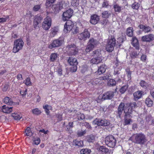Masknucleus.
Returning <instances> with one entry per match:
<instances>
[{
  "label": "nucleus",
  "mask_w": 154,
  "mask_h": 154,
  "mask_svg": "<svg viewBox=\"0 0 154 154\" xmlns=\"http://www.w3.org/2000/svg\"><path fill=\"white\" fill-rule=\"evenodd\" d=\"M137 106V104L136 103L132 102L130 104L128 109H125V115L124 119L125 125H129L132 122V120L130 119H128V118L131 116V115L133 111V109Z\"/></svg>",
  "instance_id": "1"
},
{
  "label": "nucleus",
  "mask_w": 154,
  "mask_h": 154,
  "mask_svg": "<svg viewBox=\"0 0 154 154\" xmlns=\"http://www.w3.org/2000/svg\"><path fill=\"white\" fill-rule=\"evenodd\" d=\"M129 140L141 145L144 144L146 141L145 135L142 133L134 134L130 137Z\"/></svg>",
  "instance_id": "2"
},
{
  "label": "nucleus",
  "mask_w": 154,
  "mask_h": 154,
  "mask_svg": "<svg viewBox=\"0 0 154 154\" xmlns=\"http://www.w3.org/2000/svg\"><path fill=\"white\" fill-rule=\"evenodd\" d=\"M64 42V39L63 37H60L54 40L49 45L48 48L50 49L58 48Z\"/></svg>",
  "instance_id": "3"
},
{
  "label": "nucleus",
  "mask_w": 154,
  "mask_h": 154,
  "mask_svg": "<svg viewBox=\"0 0 154 154\" xmlns=\"http://www.w3.org/2000/svg\"><path fill=\"white\" fill-rule=\"evenodd\" d=\"M24 45L23 40L21 39H18L14 41L13 51L16 53L21 50Z\"/></svg>",
  "instance_id": "4"
},
{
  "label": "nucleus",
  "mask_w": 154,
  "mask_h": 154,
  "mask_svg": "<svg viewBox=\"0 0 154 154\" xmlns=\"http://www.w3.org/2000/svg\"><path fill=\"white\" fill-rule=\"evenodd\" d=\"M116 43V39L114 36H111L109 37L106 46V51L109 52L112 51L114 49Z\"/></svg>",
  "instance_id": "5"
},
{
  "label": "nucleus",
  "mask_w": 154,
  "mask_h": 154,
  "mask_svg": "<svg viewBox=\"0 0 154 154\" xmlns=\"http://www.w3.org/2000/svg\"><path fill=\"white\" fill-rule=\"evenodd\" d=\"M113 92L109 91L103 95H100L97 99V102L99 103L100 101L105 100L111 99L113 96Z\"/></svg>",
  "instance_id": "6"
},
{
  "label": "nucleus",
  "mask_w": 154,
  "mask_h": 154,
  "mask_svg": "<svg viewBox=\"0 0 154 154\" xmlns=\"http://www.w3.org/2000/svg\"><path fill=\"white\" fill-rule=\"evenodd\" d=\"M105 142L108 146L114 148L116 145V140L112 135H109L105 138Z\"/></svg>",
  "instance_id": "7"
},
{
  "label": "nucleus",
  "mask_w": 154,
  "mask_h": 154,
  "mask_svg": "<svg viewBox=\"0 0 154 154\" xmlns=\"http://www.w3.org/2000/svg\"><path fill=\"white\" fill-rule=\"evenodd\" d=\"M68 62L69 65L72 66L71 68V71L72 72H76L77 70V65L78 64L76 58L70 57L68 59Z\"/></svg>",
  "instance_id": "8"
},
{
  "label": "nucleus",
  "mask_w": 154,
  "mask_h": 154,
  "mask_svg": "<svg viewBox=\"0 0 154 154\" xmlns=\"http://www.w3.org/2000/svg\"><path fill=\"white\" fill-rule=\"evenodd\" d=\"M51 24V18L50 17L48 16L44 19V21L42 23V27L45 30H48L50 28Z\"/></svg>",
  "instance_id": "9"
},
{
  "label": "nucleus",
  "mask_w": 154,
  "mask_h": 154,
  "mask_svg": "<svg viewBox=\"0 0 154 154\" xmlns=\"http://www.w3.org/2000/svg\"><path fill=\"white\" fill-rule=\"evenodd\" d=\"M98 42L93 38L90 39L85 49L86 52H89L92 50L94 47L98 44Z\"/></svg>",
  "instance_id": "10"
},
{
  "label": "nucleus",
  "mask_w": 154,
  "mask_h": 154,
  "mask_svg": "<svg viewBox=\"0 0 154 154\" xmlns=\"http://www.w3.org/2000/svg\"><path fill=\"white\" fill-rule=\"evenodd\" d=\"M131 103H130L129 104H125L123 103H121L118 107L117 112V114L119 118H121V116L123 111L125 112V109H129V106Z\"/></svg>",
  "instance_id": "11"
},
{
  "label": "nucleus",
  "mask_w": 154,
  "mask_h": 154,
  "mask_svg": "<svg viewBox=\"0 0 154 154\" xmlns=\"http://www.w3.org/2000/svg\"><path fill=\"white\" fill-rule=\"evenodd\" d=\"M78 36L79 39L85 41L90 37V32L87 29H85L83 32L78 34Z\"/></svg>",
  "instance_id": "12"
},
{
  "label": "nucleus",
  "mask_w": 154,
  "mask_h": 154,
  "mask_svg": "<svg viewBox=\"0 0 154 154\" xmlns=\"http://www.w3.org/2000/svg\"><path fill=\"white\" fill-rule=\"evenodd\" d=\"M73 13V11L71 9L67 10L64 12L63 14L62 20L64 21H66L69 19L72 16Z\"/></svg>",
  "instance_id": "13"
},
{
  "label": "nucleus",
  "mask_w": 154,
  "mask_h": 154,
  "mask_svg": "<svg viewBox=\"0 0 154 154\" xmlns=\"http://www.w3.org/2000/svg\"><path fill=\"white\" fill-rule=\"evenodd\" d=\"M74 24L70 20H68L65 24L64 31L65 33H67L70 31L73 27Z\"/></svg>",
  "instance_id": "14"
},
{
  "label": "nucleus",
  "mask_w": 154,
  "mask_h": 154,
  "mask_svg": "<svg viewBox=\"0 0 154 154\" xmlns=\"http://www.w3.org/2000/svg\"><path fill=\"white\" fill-rule=\"evenodd\" d=\"M66 48L69 49V54L70 55H75L78 53V49L74 45H69L67 46Z\"/></svg>",
  "instance_id": "15"
},
{
  "label": "nucleus",
  "mask_w": 154,
  "mask_h": 154,
  "mask_svg": "<svg viewBox=\"0 0 154 154\" xmlns=\"http://www.w3.org/2000/svg\"><path fill=\"white\" fill-rule=\"evenodd\" d=\"M154 39V35L151 34L144 35L142 37V41L143 42H150Z\"/></svg>",
  "instance_id": "16"
},
{
  "label": "nucleus",
  "mask_w": 154,
  "mask_h": 154,
  "mask_svg": "<svg viewBox=\"0 0 154 154\" xmlns=\"http://www.w3.org/2000/svg\"><path fill=\"white\" fill-rule=\"evenodd\" d=\"M100 20L99 17L96 14H93L91 16L90 23L92 24H97Z\"/></svg>",
  "instance_id": "17"
},
{
  "label": "nucleus",
  "mask_w": 154,
  "mask_h": 154,
  "mask_svg": "<svg viewBox=\"0 0 154 154\" xmlns=\"http://www.w3.org/2000/svg\"><path fill=\"white\" fill-rule=\"evenodd\" d=\"M97 149L99 153L102 154H106L109 151V149L104 146H100Z\"/></svg>",
  "instance_id": "18"
},
{
  "label": "nucleus",
  "mask_w": 154,
  "mask_h": 154,
  "mask_svg": "<svg viewBox=\"0 0 154 154\" xmlns=\"http://www.w3.org/2000/svg\"><path fill=\"white\" fill-rule=\"evenodd\" d=\"M59 31V29L58 27L55 26L52 28L50 30V36L53 37L56 35Z\"/></svg>",
  "instance_id": "19"
},
{
  "label": "nucleus",
  "mask_w": 154,
  "mask_h": 154,
  "mask_svg": "<svg viewBox=\"0 0 154 154\" xmlns=\"http://www.w3.org/2000/svg\"><path fill=\"white\" fill-rule=\"evenodd\" d=\"M102 60V57H97L93 58L91 60V63L92 64H97L100 63Z\"/></svg>",
  "instance_id": "20"
},
{
  "label": "nucleus",
  "mask_w": 154,
  "mask_h": 154,
  "mask_svg": "<svg viewBox=\"0 0 154 154\" xmlns=\"http://www.w3.org/2000/svg\"><path fill=\"white\" fill-rule=\"evenodd\" d=\"M42 19V17L36 15L35 17V19L33 21V26L35 29H36L37 27V25L40 22Z\"/></svg>",
  "instance_id": "21"
},
{
  "label": "nucleus",
  "mask_w": 154,
  "mask_h": 154,
  "mask_svg": "<svg viewBox=\"0 0 154 154\" xmlns=\"http://www.w3.org/2000/svg\"><path fill=\"white\" fill-rule=\"evenodd\" d=\"M0 109H1L3 112L6 113H9L12 111V107H9L6 106V105L3 106L0 108Z\"/></svg>",
  "instance_id": "22"
},
{
  "label": "nucleus",
  "mask_w": 154,
  "mask_h": 154,
  "mask_svg": "<svg viewBox=\"0 0 154 154\" xmlns=\"http://www.w3.org/2000/svg\"><path fill=\"white\" fill-rule=\"evenodd\" d=\"M143 93V92L140 91L135 92L133 94L134 100H136L142 97Z\"/></svg>",
  "instance_id": "23"
},
{
  "label": "nucleus",
  "mask_w": 154,
  "mask_h": 154,
  "mask_svg": "<svg viewBox=\"0 0 154 154\" xmlns=\"http://www.w3.org/2000/svg\"><path fill=\"white\" fill-rule=\"evenodd\" d=\"M106 66L105 64H102L98 67L97 73L99 75H100L104 72L106 71Z\"/></svg>",
  "instance_id": "24"
},
{
  "label": "nucleus",
  "mask_w": 154,
  "mask_h": 154,
  "mask_svg": "<svg viewBox=\"0 0 154 154\" xmlns=\"http://www.w3.org/2000/svg\"><path fill=\"white\" fill-rule=\"evenodd\" d=\"M138 27L145 32H148L150 31L151 29V28L149 26L143 25H139Z\"/></svg>",
  "instance_id": "25"
},
{
  "label": "nucleus",
  "mask_w": 154,
  "mask_h": 154,
  "mask_svg": "<svg viewBox=\"0 0 154 154\" xmlns=\"http://www.w3.org/2000/svg\"><path fill=\"white\" fill-rule=\"evenodd\" d=\"M131 43L133 46L135 47L136 49H139L138 41L136 38L135 37L133 38Z\"/></svg>",
  "instance_id": "26"
},
{
  "label": "nucleus",
  "mask_w": 154,
  "mask_h": 154,
  "mask_svg": "<svg viewBox=\"0 0 154 154\" xmlns=\"http://www.w3.org/2000/svg\"><path fill=\"white\" fill-rule=\"evenodd\" d=\"M12 116L14 119L19 120L22 117L21 115L19 112H14L12 114Z\"/></svg>",
  "instance_id": "27"
},
{
  "label": "nucleus",
  "mask_w": 154,
  "mask_h": 154,
  "mask_svg": "<svg viewBox=\"0 0 154 154\" xmlns=\"http://www.w3.org/2000/svg\"><path fill=\"white\" fill-rule=\"evenodd\" d=\"M73 145L79 146H83V141L82 140H74L73 142Z\"/></svg>",
  "instance_id": "28"
},
{
  "label": "nucleus",
  "mask_w": 154,
  "mask_h": 154,
  "mask_svg": "<svg viewBox=\"0 0 154 154\" xmlns=\"http://www.w3.org/2000/svg\"><path fill=\"white\" fill-rule=\"evenodd\" d=\"M145 103L147 106L150 107L152 106L153 101L150 98L148 97L146 99Z\"/></svg>",
  "instance_id": "29"
},
{
  "label": "nucleus",
  "mask_w": 154,
  "mask_h": 154,
  "mask_svg": "<svg viewBox=\"0 0 154 154\" xmlns=\"http://www.w3.org/2000/svg\"><path fill=\"white\" fill-rule=\"evenodd\" d=\"M86 139L88 142H92L95 140V136L91 134L88 135L86 137Z\"/></svg>",
  "instance_id": "30"
},
{
  "label": "nucleus",
  "mask_w": 154,
  "mask_h": 154,
  "mask_svg": "<svg viewBox=\"0 0 154 154\" xmlns=\"http://www.w3.org/2000/svg\"><path fill=\"white\" fill-rule=\"evenodd\" d=\"M3 101L5 103L9 105H11L13 103L12 100L8 97H5L3 100Z\"/></svg>",
  "instance_id": "31"
},
{
  "label": "nucleus",
  "mask_w": 154,
  "mask_h": 154,
  "mask_svg": "<svg viewBox=\"0 0 154 154\" xmlns=\"http://www.w3.org/2000/svg\"><path fill=\"white\" fill-rule=\"evenodd\" d=\"M140 85L143 88L146 89L148 86V83L145 81L141 80L139 83Z\"/></svg>",
  "instance_id": "32"
},
{
  "label": "nucleus",
  "mask_w": 154,
  "mask_h": 154,
  "mask_svg": "<svg viewBox=\"0 0 154 154\" xmlns=\"http://www.w3.org/2000/svg\"><path fill=\"white\" fill-rule=\"evenodd\" d=\"M25 133L26 135L27 136H31L33 134V133L31 131V128L29 127H28L27 128L25 131Z\"/></svg>",
  "instance_id": "33"
},
{
  "label": "nucleus",
  "mask_w": 154,
  "mask_h": 154,
  "mask_svg": "<svg viewBox=\"0 0 154 154\" xmlns=\"http://www.w3.org/2000/svg\"><path fill=\"white\" fill-rule=\"evenodd\" d=\"M91 152V149H82L80 151L81 154H90Z\"/></svg>",
  "instance_id": "34"
},
{
  "label": "nucleus",
  "mask_w": 154,
  "mask_h": 154,
  "mask_svg": "<svg viewBox=\"0 0 154 154\" xmlns=\"http://www.w3.org/2000/svg\"><path fill=\"white\" fill-rule=\"evenodd\" d=\"M44 109H45L46 113L48 114L49 113V110L52 109V107L48 105H46L43 106Z\"/></svg>",
  "instance_id": "35"
},
{
  "label": "nucleus",
  "mask_w": 154,
  "mask_h": 154,
  "mask_svg": "<svg viewBox=\"0 0 154 154\" xmlns=\"http://www.w3.org/2000/svg\"><path fill=\"white\" fill-rule=\"evenodd\" d=\"M110 15L111 13L107 11H104L102 13V17L103 18H107Z\"/></svg>",
  "instance_id": "36"
},
{
  "label": "nucleus",
  "mask_w": 154,
  "mask_h": 154,
  "mask_svg": "<svg viewBox=\"0 0 154 154\" xmlns=\"http://www.w3.org/2000/svg\"><path fill=\"white\" fill-rule=\"evenodd\" d=\"M101 126H107L109 125L110 124L109 121L107 120L101 119Z\"/></svg>",
  "instance_id": "37"
},
{
  "label": "nucleus",
  "mask_w": 154,
  "mask_h": 154,
  "mask_svg": "<svg viewBox=\"0 0 154 154\" xmlns=\"http://www.w3.org/2000/svg\"><path fill=\"white\" fill-rule=\"evenodd\" d=\"M133 28L129 27L127 29V35L129 37H131L133 35Z\"/></svg>",
  "instance_id": "38"
},
{
  "label": "nucleus",
  "mask_w": 154,
  "mask_h": 154,
  "mask_svg": "<svg viewBox=\"0 0 154 154\" xmlns=\"http://www.w3.org/2000/svg\"><path fill=\"white\" fill-rule=\"evenodd\" d=\"M57 57L58 55L57 53H52L51 55L50 60L51 61H54L56 60Z\"/></svg>",
  "instance_id": "39"
},
{
  "label": "nucleus",
  "mask_w": 154,
  "mask_h": 154,
  "mask_svg": "<svg viewBox=\"0 0 154 154\" xmlns=\"http://www.w3.org/2000/svg\"><path fill=\"white\" fill-rule=\"evenodd\" d=\"M55 0H47L45 5L47 7H49L52 6Z\"/></svg>",
  "instance_id": "40"
},
{
  "label": "nucleus",
  "mask_w": 154,
  "mask_h": 154,
  "mask_svg": "<svg viewBox=\"0 0 154 154\" xmlns=\"http://www.w3.org/2000/svg\"><path fill=\"white\" fill-rule=\"evenodd\" d=\"M128 86L127 85L122 86L119 90L120 92L122 94L124 93L128 89Z\"/></svg>",
  "instance_id": "41"
},
{
  "label": "nucleus",
  "mask_w": 154,
  "mask_h": 154,
  "mask_svg": "<svg viewBox=\"0 0 154 154\" xmlns=\"http://www.w3.org/2000/svg\"><path fill=\"white\" fill-rule=\"evenodd\" d=\"M113 8L115 12H120L121 10V7L117 4L113 6Z\"/></svg>",
  "instance_id": "42"
},
{
  "label": "nucleus",
  "mask_w": 154,
  "mask_h": 154,
  "mask_svg": "<svg viewBox=\"0 0 154 154\" xmlns=\"http://www.w3.org/2000/svg\"><path fill=\"white\" fill-rule=\"evenodd\" d=\"M101 120L98 119H96L93 122V124L94 125H97L98 126H101Z\"/></svg>",
  "instance_id": "43"
},
{
  "label": "nucleus",
  "mask_w": 154,
  "mask_h": 154,
  "mask_svg": "<svg viewBox=\"0 0 154 154\" xmlns=\"http://www.w3.org/2000/svg\"><path fill=\"white\" fill-rule=\"evenodd\" d=\"M114 68V72H113V74L114 75H116L119 74V71L121 70L122 69L121 67Z\"/></svg>",
  "instance_id": "44"
},
{
  "label": "nucleus",
  "mask_w": 154,
  "mask_h": 154,
  "mask_svg": "<svg viewBox=\"0 0 154 154\" xmlns=\"http://www.w3.org/2000/svg\"><path fill=\"white\" fill-rule=\"evenodd\" d=\"M32 140L34 144L36 145L39 144L40 142V139L38 137H33Z\"/></svg>",
  "instance_id": "45"
},
{
  "label": "nucleus",
  "mask_w": 154,
  "mask_h": 154,
  "mask_svg": "<svg viewBox=\"0 0 154 154\" xmlns=\"http://www.w3.org/2000/svg\"><path fill=\"white\" fill-rule=\"evenodd\" d=\"M140 5L138 2H135L132 5L131 7L133 9L137 10L139 8Z\"/></svg>",
  "instance_id": "46"
},
{
  "label": "nucleus",
  "mask_w": 154,
  "mask_h": 154,
  "mask_svg": "<svg viewBox=\"0 0 154 154\" xmlns=\"http://www.w3.org/2000/svg\"><path fill=\"white\" fill-rule=\"evenodd\" d=\"M116 82L113 79H110L108 82V85L109 86H113L116 85Z\"/></svg>",
  "instance_id": "47"
},
{
  "label": "nucleus",
  "mask_w": 154,
  "mask_h": 154,
  "mask_svg": "<svg viewBox=\"0 0 154 154\" xmlns=\"http://www.w3.org/2000/svg\"><path fill=\"white\" fill-rule=\"evenodd\" d=\"M94 56L97 57H102L101 54V50H97L93 51Z\"/></svg>",
  "instance_id": "48"
},
{
  "label": "nucleus",
  "mask_w": 154,
  "mask_h": 154,
  "mask_svg": "<svg viewBox=\"0 0 154 154\" xmlns=\"http://www.w3.org/2000/svg\"><path fill=\"white\" fill-rule=\"evenodd\" d=\"M99 79H92L90 81L91 83L92 84V85H95L99 84Z\"/></svg>",
  "instance_id": "49"
},
{
  "label": "nucleus",
  "mask_w": 154,
  "mask_h": 154,
  "mask_svg": "<svg viewBox=\"0 0 154 154\" xmlns=\"http://www.w3.org/2000/svg\"><path fill=\"white\" fill-rule=\"evenodd\" d=\"M33 114L35 115H39L41 113V111L38 108H35L32 110Z\"/></svg>",
  "instance_id": "50"
},
{
  "label": "nucleus",
  "mask_w": 154,
  "mask_h": 154,
  "mask_svg": "<svg viewBox=\"0 0 154 154\" xmlns=\"http://www.w3.org/2000/svg\"><path fill=\"white\" fill-rule=\"evenodd\" d=\"M86 133V131L85 130H81L80 131H78L77 135L79 137H81L85 134Z\"/></svg>",
  "instance_id": "51"
},
{
  "label": "nucleus",
  "mask_w": 154,
  "mask_h": 154,
  "mask_svg": "<svg viewBox=\"0 0 154 154\" xmlns=\"http://www.w3.org/2000/svg\"><path fill=\"white\" fill-rule=\"evenodd\" d=\"M8 16H6L4 17L0 18V23H3L6 22L8 20Z\"/></svg>",
  "instance_id": "52"
},
{
  "label": "nucleus",
  "mask_w": 154,
  "mask_h": 154,
  "mask_svg": "<svg viewBox=\"0 0 154 154\" xmlns=\"http://www.w3.org/2000/svg\"><path fill=\"white\" fill-rule=\"evenodd\" d=\"M9 88V85L8 84H5L2 86V90L4 91H6L8 90Z\"/></svg>",
  "instance_id": "53"
},
{
  "label": "nucleus",
  "mask_w": 154,
  "mask_h": 154,
  "mask_svg": "<svg viewBox=\"0 0 154 154\" xmlns=\"http://www.w3.org/2000/svg\"><path fill=\"white\" fill-rule=\"evenodd\" d=\"M70 0H68V2H69ZM71 5L73 6H75L79 4V2H77V0H71L70 2Z\"/></svg>",
  "instance_id": "54"
},
{
  "label": "nucleus",
  "mask_w": 154,
  "mask_h": 154,
  "mask_svg": "<svg viewBox=\"0 0 154 154\" xmlns=\"http://www.w3.org/2000/svg\"><path fill=\"white\" fill-rule=\"evenodd\" d=\"M140 59L143 62H146L147 60V56L145 54L142 55Z\"/></svg>",
  "instance_id": "55"
},
{
  "label": "nucleus",
  "mask_w": 154,
  "mask_h": 154,
  "mask_svg": "<svg viewBox=\"0 0 154 154\" xmlns=\"http://www.w3.org/2000/svg\"><path fill=\"white\" fill-rule=\"evenodd\" d=\"M109 21L107 19H104L100 21V23L104 26L106 25L109 23Z\"/></svg>",
  "instance_id": "56"
},
{
  "label": "nucleus",
  "mask_w": 154,
  "mask_h": 154,
  "mask_svg": "<svg viewBox=\"0 0 154 154\" xmlns=\"http://www.w3.org/2000/svg\"><path fill=\"white\" fill-rule=\"evenodd\" d=\"M25 83L27 85L30 86L31 85L30 79L29 78H27L25 81Z\"/></svg>",
  "instance_id": "57"
},
{
  "label": "nucleus",
  "mask_w": 154,
  "mask_h": 154,
  "mask_svg": "<svg viewBox=\"0 0 154 154\" xmlns=\"http://www.w3.org/2000/svg\"><path fill=\"white\" fill-rule=\"evenodd\" d=\"M27 89H26L25 90L20 91V94L23 97H24L27 94Z\"/></svg>",
  "instance_id": "58"
},
{
  "label": "nucleus",
  "mask_w": 154,
  "mask_h": 154,
  "mask_svg": "<svg viewBox=\"0 0 154 154\" xmlns=\"http://www.w3.org/2000/svg\"><path fill=\"white\" fill-rule=\"evenodd\" d=\"M57 72L60 76L62 74V70L61 66H59L58 67Z\"/></svg>",
  "instance_id": "59"
},
{
  "label": "nucleus",
  "mask_w": 154,
  "mask_h": 154,
  "mask_svg": "<svg viewBox=\"0 0 154 154\" xmlns=\"http://www.w3.org/2000/svg\"><path fill=\"white\" fill-rule=\"evenodd\" d=\"M137 53L135 51H133L130 54V56L132 58H134L137 56Z\"/></svg>",
  "instance_id": "60"
},
{
  "label": "nucleus",
  "mask_w": 154,
  "mask_h": 154,
  "mask_svg": "<svg viewBox=\"0 0 154 154\" xmlns=\"http://www.w3.org/2000/svg\"><path fill=\"white\" fill-rule=\"evenodd\" d=\"M109 5L108 2L107 1L104 0L102 4L103 7L106 8Z\"/></svg>",
  "instance_id": "61"
},
{
  "label": "nucleus",
  "mask_w": 154,
  "mask_h": 154,
  "mask_svg": "<svg viewBox=\"0 0 154 154\" xmlns=\"http://www.w3.org/2000/svg\"><path fill=\"white\" fill-rule=\"evenodd\" d=\"M78 118L79 120L83 119L85 118V116L83 114L80 113L79 114L78 116Z\"/></svg>",
  "instance_id": "62"
},
{
  "label": "nucleus",
  "mask_w": 154,
  "mask_h": 154,
  "mask_svg": "<svg viewBox=\"0 0 154 154\" xmlns=\"http://www.w3.org/2000/svg\"><path fill=\"white\" fill-rule=\"evenodd\" d=\"M150 94L152 97L154 98V87H152L150 89Z\"/></svg>",
  "instance_id": "63"
},
{
  "label": "nucleus",
  "mask_w": 154,
  "mask_h": 154,
  "mask_svg": "<svg viewBox=\"0 0 154 154\" xmlns=\"http://www.w3.org/2000/svg\"><path fill=\"white\" fill-rule=\"evenodd\" d=\"M87 70V67L86 65H85L82 66L81 69V72L82 73H84Z\"/></svg>",
  "instance_id": "64"
}]
</instances>
